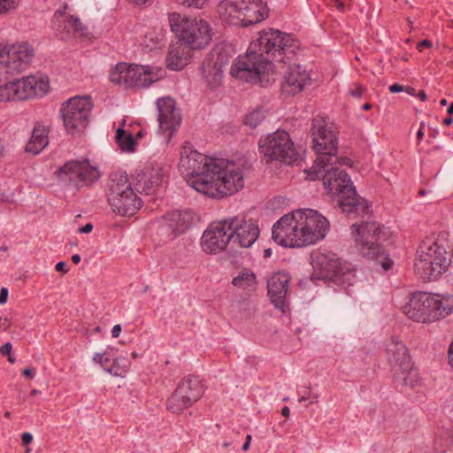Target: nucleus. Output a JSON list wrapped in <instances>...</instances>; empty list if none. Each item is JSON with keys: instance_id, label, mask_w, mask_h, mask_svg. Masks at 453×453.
<instances>
[{"instance_id": "obj_1", "label": "nucleus", "mask_w": 453, "mask_h": 453, "mask_svg": "<svg viewBox=\"0 0 453 453\" xmlns=\"http://www.w3.org/2000/svg\"><path fill=\"white\" fill-rule=\"evenodd\" d=\"M313 150L317 158L312 167L307 171L310 180L322 178L327 192L338 196V205L349 217H359L372 212L371 204L357 194L350 177L341 165H349L350 159L339 157L336 134L327 126L325 119L316 117L311 128Z\"/></svg>"}, {"instance_id": "obj_2", "label": "nucleus", "mask_w": 453, "mask_h": 453, "mask_svg": "<svg viewBox=\"0 0 453 453\" xmlns=\"http://www.w3.org/2000/svg\"><path fill=\"white\" fill-rule=\"evenodd\" d=\"M180 170L188 183L208 197L223 198L244 187L243 168L234 161L209 157L185 142L180 152Z\"/></svg>"}, {"instance_id": "obj_3", "label": "nucleus", "mask_w": 453, "mask_h": 453, "mask_svg": "<svg viewBox=\"0 0 453 453\" xmlns=\"http://www.w3.org/2000/svg\"><path fill=\"white\" fill-rule=\"evenodd\" d=\"M299 48V41L292 35L273 28L265 29L250 42L246 57L237 59L231 73L247 82L263 83L273 70V61L291 62Z\"/></svg>"}, {"instance_id": "obj_4", "label": "nucleus", "mask_w": 453, "mask_h": 453, "mask_svg": "<svg viewBox=\"0 0 453 453\" xmlns=\"http://www.w3.org/2000/svg\"><path fill=\"white\" fill-rule=\"evenodd\" d=\"M328 220L317 211L300 209L282 216L273 226V239L283 247H304L323 240Z\"/></svg>"}, {"instance_id": "obj_5", "label": "nucleus", "mask_w": 453, "mask_h": 453, "mask_svg": "<svg viewBox=\"0 0 453 453\" xmlns=\"http://www.w3.org/2000/svg\"><path fill=\"white\" fill-rule=\"evenodd\" d=\"M402 309L413 321L429 323L453 311V297H441L426 292L413 293Z\"/></svg>"}, {"instance_id": "obj_6", "label": "nucleus", "mask_w": 453, "mask_h": 453, "mask_svg": "<svg viewBox=\"0 0 453 453\" xmlns=\"http://www.w3.org/2000/svg\"><path fill=\"white\" fill-rule=\"evenodd\" d=\"M312 277L334 283L347 289L353 285L355 270L348 262L342 261L336 254L318 251L311 255Z\"/></svg>"}, {"instance_id": "obj_7", "label": "nucleus", "mask_w": 453, "mask_h": 453, "mask_svg": "<svg viewBox=\"0 0 453 453\" xmlns=\"http://www.w3.org/2000/svg\"><path fill=\"white\" fill-rule=\"evenodd\" d=\"M415 272L424 281L438 279L449 268L451 259L445 248L432 237L426 238L418 247Z\"/></svg>"}, {"instance_id": "obj_8", "label": "nucleus", "mask_w": 453, "mask_h": 453, "mask_svg": "<svg viewBox=\"0 0 453 453\" xmlns=\"http://www.w3.org/2000/svg\"><path fill=\"white\" fill-rule=\"evenodd\" d=\"M219 12L229 24L242 27L256 25L269 17L267 4L262 0H223Z\"/></svg>"}, {"instance_id": "obj_9", "label": "nucleus", "mask_w": 453, "mask_h": 453, "mask_svg": "<svg viewBox=\"0 0 453 453\" xmlns=\"http://www.w3.org/2000/svg\"><path fill=\"white\" fill-rule=\"evenodd\" d=\"M387 354L396 387L413 388L418 385V371L413 366L407 347L398 337H391L387 344Z\"/></svg>"}, {"instance_id": "obj_10", "label": "nucleus", "mask_w": 453, "mask_h": 453, "mask_svg": "<svg viewBox=\"0 0 453 453\" xmlns=\"http://www.w3.org/2000/svg\"><path fill=\"white\" fill-rule=\"evenodd\" d=\"M351 229L356 234L362 255L368 259L379 260L385 270L389 269L392 263L384 261L388 260V255L380 242L387 238L385 227L376 222H362L353 224Z\"/></svg>"}, {"instance_id": "obj_11", "label": "nucleus", "mask_w": 453, "mask_h": 453, "mask_svg": "<svg viewBox=\"0 0 453 453\" xmlns=\"http://www.w3.org/2000/svg\"><path fill=\"white\" fill-rule=\"evenodd\" d=\"M169 24L179 41L189 48L202 49L211 39L209 24L203 19H189L173 12L169 14Z\"/></svg>"}, {"instance_id": "obj_12", "label": "nucleus", "mask_w": 453, "mask_h": 453, "mask_svg": "<svg viewBox=\"0 0 453 453\" xmlns=\"http://www.w3.org/2000/svg\"><path fill=\"white\" fill-rule=\"evenodd\" d=\"M258 145L267 161L293 165L301 157L289 134L284 130H277L261 137Z\"/></svg>"}, {"instance_id": "obj_13", "label": "nucleus", "mask_w": 453, "mask_h": 453, "mask_svg": "<svg viewBox=\"0 0 453 453\" xmlns=\"http://www.w3.org/2000/svg\"><path fill=\"white\" fill-rule=\"evenodd\" d=\"M205 391L203 380L194 374L184 376L166 401V409L180 414L198 402Z\"/></svg>"}, {"instance_id": "obj_14", "label": "nucleus", "mask_w": 453, "mask_h": 453, "mask_svg": "<svg viewBox=\"0 0 453 453\" xmlns=\"http://www.w3.org/2000/svg\"><path fill=\"white\" fill-rule=\"evenodd\" d=\"M35 56L33 47L27 43L13 44L0 51V82L26 71Z\"/></svg>"}, {"instance_id": "obj_15", "label": "nucleus", "mask_w": 453, "mask_h": 453, "mask_svg": "<svg viewBox=\"0 0 453 453\" xmlns=\"http://www.w3.org/2000/svg\"><path fill=\"white\" fill-rule=\"evenodd\" d=\"M112 83L125 88H145L155 82L158 77L149 65L119 63L109 75Z\"/></svg>"}, {"instance_id": "obj_16", "label": "nucleus", "mask_w": 453, "mask_h": 453, "mask_svg": "<svg viewBox=\"0 0 453 453\" xmlns=\"http://www.w3.org/2000/svg\"><path fill=\"white\" fill-rule=\"evenodd\" d=\"M93 107L90 96H73L64 102L60 114L64 127L69 134L86 128Z\"/></svg>"}, {"instance_id": "obj_17", "label": "nucleus", "mask_w": 453, "mask_h": 453, "mask_svg": "<svg viewBox=\"0 0 453 453\" xmlns=\"http://www.w3.org/2000/svg\"><path fill=\"white\" fill-rule=\"evenodd\" d=\"M49 88V81L43 78L27 76L7 82L0 87V102L26 100L34 96H42Z\"/></svg>"}, {"instance_id": "obj_18", "label": "nucleus", "mask_w": 453, "mask_h": 453, "mask_svg": "<svg viewBox=\"0 0 453 453\" xmlns=\"http://www.w3.org/2000/svg\"><path fill=\"white\" fill-rule=\"evenodd\" d=\"M57 178L75 188L92 183L99 179V172L88 160H70L60 166L55 173Z\"/></svg>"}, {"instance_id": "obj_19", "label": "nucleus", "mask_w": 453, "mask_h": 453, "mask_svg": "<svg viewBox=\"0 0 453 453\" xmlns=\"http://www.w3.org/2000/svg\"><path fill=\"white\" fill-rule=\"evenodd\" d=\"M232 58V47L225 43H219L204 58L200 71L211 86H216L220 82L223 68L229 64Z\"/></svg>"}, {"instance_id": "obj_20", "label": "nucleus", "mask_w": 453, "mask_h": 453, "mask_svg": "<svg viewBox=\"0 0 453 453\" xmlns=\"http://www.w3.org/2000/svg\"><path fill=\"white\" fill-rule=\"evenodd\" d=\"M133 181L137 192L153 195L163 186L165 172L160 165L150 163L135 171Z\"/></svg>"}, {"instance_id": "obj_21", "label": "nucleus", "mask_w": 453, "mask_h": 453, "mask_svg": "<svg viewBox=\"0 0 453 453\" xmlns=\"http://www.w3.org/2000/svg\"><path fill=\"white\" fill-rule=\"evenodd\" d=\"M229 234L233 236L231 241L240 247L250 248L258 238L260 229L252 219L233 217L226 219Z\"/></svg>"}, {"instance_id": "obj_22", "label": "nucleus", "mask_w": 453, "mask_h": 453, "mask_svg": "<svg viewBox=\"0 0 453 453\" xmlns=\"http://www.w3.org/2000/svg\"><path fill=\"white\" fill-rule=\"evenodd\" d=\"M226 219L211 225L203 234L201 246L208 254H217L224 250L232 242Z\"/></svg>"}, {"instance_id": "obj_23", "label": "nucleus", "mask_w": 453, "mask_h": 453, "mask_svg": "<svg viewBox=\"0 0 453 453\" xmlns=\"http://www.w3.org/2000/svg\"><path fill=\"white\" fill-rule=\"evenodd\" d=\"M67 7L68 4L65 3L61 9L55 12L51 20L53 29L63 40L76 33L83 35L87 30L79 18L66 13Z\"/></svg>"}, {"instance_id": "obj_24", "label": "nucleus", "mask_w": 453, "mask_h": 453, "mask_svg": "<svg viewBox=\"0 0 453 453\" xmlns=\"http://www.w3.org/2000/svg\"><path fill=\"white\" fill-rule=\"evenodd\" d=\"M195 218L196 215L190 209L174 210L163 216L162 226L168 228L173 238H175L192 226Z\"/></svg>"}, {"instance_id": "obj_25", "label": "nucleus", "mask_w": 453, "mask_h": 453, "mask_svg": "<svg viewBox=\"0 0 453 453\" xmlns=\"http://www.w3.org/2000/svg\"><path fill=\"white\" fill-rule=\"evenodd\" d=\"M159 130L162 132L176 130L181 122L180 112L175 107V101L167 96L157 101Z\"/></svg>"}, {"instance_id": "obj_26", "label": "nucleus", "mask_w": 453, "mask_h": 453, "mask_svg": "<svg viewBox=\"0 0 453 453\" xmlns=\"http://www.w3.org/2000/svg\"><path fill=\"white\" fill-rule=\"evenodd\" d=\"M289 281L290 276L284 272L274 273L267 280L270 300L277 309L281 311H284Z\"/></svg>"}, {"instance_id": "obj_27", "label": "nucleus", "mask_w": 453, "mask_h": 453, "mask_svg": "<svg viewBox=\"0 0 453 453\" xmlns=\"http://www.w3.org/2000/svg\"><path fill=\"white\" fill-rule=\"evenodd\" d=\"M310 74L305 68L300 65H294L284 75L281 89L287 95L295 96L310 83Z\"/></svg>"}, {"instance_id": "obj_28", "label": "nucleus", "mask_w": 453, "mask_h": 453, "mask_svg": "<svg viewBox=\"0 0 453 453\" xmlns=\"http://www.w3.org/2000/svg\"><path fill=\"white\" fill-rule=\"evenodd\" d=\"M109 204L116 214L123 217H130L140 210L142 202L134 189H132L127 190V193L122 195L121 197L112 199Z\"/></svg>"}, {"instance_id": "obj_29", "label": "nucleus", "mask_w": 453, "mask_h": 453, "mask_svg": "<svg viewBox=\"0 0 453 453\" xmlns=\"http://www.w3.org/2000/svg\"><path fill=\"white\" fill-rule=\"evenodd\" d=\"M192 50V48L180 41L176 45H171L166 57L168 68L172 70L182 69L187 65L188 58H191Z\"/></svg>"}, {"instance_id": "obj_30", "label": "nucleus", "mask_w": 453, "mask_h": 453, "mask_svg": "<svg viewBox=\"0 0 453 453\" xmlns=\"http://www.w3.org/2000/svg\"><path fill=\"white\" fill-rule=\"evenodd\" d=\"M131 183L127 173L116 172L111 174L108 184V202L112 199L119 198L122 195L127 193V190H132Z\"/></svg>"}, {"instance_id": "obj_31", "label": "nucleus", "mask_w": 453, "mask_h": 453, "mask_svg": "<svg viewBox=\"0 0 453 453\" xmlns=\"http://www.w3.org/2000/svg\"><path fill=\"white\" fill-rule=\"evenodd\" d=\"M49 127L37 122L33 129L31 138L26 146L27 152L39 154L49 142Z\"/></svg>"}, {"instance_id": "obj_32", "label": "nucleus", "mask_w": 453, "mask_h": 453, "mask_svg": "<svg viewBox=\"0 0 453 453\" xmlns=\"http://www.w3.org/2000/svg\"><path fill=\"white\" fill-rule=\"evenodd\" d=\"M232 284L248 292H254L257 287V276L250 269L243 268L233 278Z\"/></svg>"}, {"instance_id": "obj_33", "label": "nucleus", "mask_w": 453, "mask_h": 453, "mask_svg": "<svg viewBox=\"0 0 453 453\" xmlns=\"http://www.w3.org/2000/svg\"><path fill=\"white\" fill-rule=\"evenodd\" d=\"M115 138L116 142L122 151L134 152L135 150V138L130 131L119 127Z\"/></svg>"}, {"instance_id": "obj_34", "label": "nucleus", "mask_w": 453, "mask_h": 453, "mask_svg": "<svg viewBox=\"0 0 453 453\" xmlns=\"http://www.w3.org/2000/svg\"><path fill=\"white\" fill-rule=\"evenodd\" d=\"M129 368V362L124 357H118L112 359L108 373L116 377H124Z\"/></svg>"}, {"instance_id": "obj_35", "label": "nucleus", "mask_w": 453, "mask_h": 453, "mask_svg": "<svg viewBox=\"0 0 453 453\" xmlns=\"http://www.w3.org/2000/svg\"><path fill=\"white\" fill-rule=\"evenodd\" d=\"M265 118L263 109H256L246 115L245 124L252 128L257 127Z\"/></svg>"}, {"instance_id": "obj_36", "label": "nucleus", "mask_w": 453, "mask_h": 453, "mask_svg": "<svg viewBox=\"0 0 453 453\" xmlns=\"http://www.w3.org/2000/svg\"><path fill=\"white\" fill-rule=\"evenodd\" d=\"M92 360L94 363L99 364L100 366L107 372L109 368H111L112 362L108 350H105L103 353H95Z\"/></svg>"}, {"instance_id": "obj_37", "label": "nucleus", "mask_w": 453, "mask_h": 453, "mask_svg": "<svg viewBox=\"0 0 453 453\" xmlns=\"http://www.w3.org/2000/svg\"><path fill=\"white\" fill-rule=\"evenodd\" d=\"M19 4V0H0V15L14 10Z\"/></svg>"}, {"instance_id": "obj_38", "label": "nucleus", "mask_w": 453, "mask_h": 453, "mask_svg": "<svg viewBox=\"0 0 453 453\" xmlns=\"http://www.w3.org/2000/svg\"><path fill=\"white\" fill-rule=\"evenodd\" d=\"M179 4L186 7L203 8L207 0H175Z\"/></svg>"}, {"instance_id": "obj_39", "label": "nucleus", "mask_w": 453, "mask_h": 453, "mask_svg": "<svg viewBox=\"0 0 453 453\" xmlns=\"http://www.w3.org/2000/svg\"><path fill=\"white\" fill-rule=\"evenodd\" d=\"M364 89L360 84H355V88L349 90V95L356 98H360L363 96Z\"/></svg>"}, {"instance_id": "obj_40", "label": "nucleus", "mask_w": 453, "mask_h": 453, "mask_svg": "<svg viewBox=\"0 0 453 453\" xmlns=\"http://www.w3.org/2000/svg\"><path fill=\"white\" fill-rule=\"evenodd\" d=\"M433 46V43L430 40L428 39H424L422 40L421 42H418L417 43V50L419 51V52H422L424 50L425 48L426 49H430L431 47Z\"/></svg>"}, {"instance_id": "obj_41", "label": "nucleus", "mask_w": 453, "mask_h": 453, "mask_svg": "<svg viewBox=\"0 0 453 453\" xmlns=\"http://www.w3.org/2000/svg\"><path fill=\"white\" fill-rule=\"evenodd\" d=\"M12 349V343L7 342L0 347V353L3 356H9V355H11Z\"/></svg>"}, {"instance_id": "obj_42", "label": "nucleus", "mask_w": 453, "mask_h": 453, "mask_svg": "<svg viewBox=\"0 0 453 453\" xmlns=\"http://www.w3.org/2000/svg\"><path fill=\"white\" fill-rule=\"evenodd\" d=\"M33 441V435L30 433H23L21 435V441L23 445H28Z\"/></svg>"}, {"instance_id": "obj_43", "label": "nucleus", "mask_w": 453, "mask_h": 453, "mask_svg": "<svg viewBox=\"0 0 453 453\" xmlns=\"http://www.w3.org/2000/svg\"><path fill=\"white\" fill-rule=\"evenodd\" d=\"M56 271L58 272H61L63 273H66L68 272V269H67V264L64 261H60L58 262L56 266Z\"/></svg>"}, {"instance_id": "obj_44", "label": "nucleus", "mask_w": 453, "mask_h": 453, "mask_svg": "<svg viewBox=\"0 0 453 453\" xmlns=\"http://www.w3.org/2000/svg\"><path fill=\"white\" fill-rule=\"evenodd\" d=\"M8 299V289L2 288L0 290V304H4Z\"/></svg>"}, {"instance_id": "obj_45", "label": "nucleus", "mask_w": 453, "mask_h": 453, "mask_svg": "<svg viewBox=\"0 0 453 453\" xmlns=\"http://www.w3.org/2000/svg\"><path fill=\"white\" fill-rule=\"evenodd\" d=\"M11 326V323L7 318L0 317V328L4 331H7Z\"/></svg>"}, {"instance_id": "obj_46", "label": "nucleus", "mask_w": 453, "mask_h": 453, "mask_svg": "<svg viewBox=\"0 0 453 453\" xmlns=\"http://www.w3.org/2000/svg\"><path fill=\"white\" fill-rule=\"evenodd\" d=\"M404 90V88L403 86L398 84V83H394L392 85L389 86V91L391 93H398V92H402Z\"/></svg>"}, {"instance_id": "obj_47", "label": "nucleus", "mask_w": 453, "mask_h": 453, "mask_svg": "<svg viewBox=\"0 0 453 453\" xmlns=\"http://www.w3.org/2000/svg\"><path fill=\"white\" fill-rule=\"evenodd\" d=\"M130 1L139 6L151 5L152 3L154 2V0H130Z\"/></svg>"}, {"instance_id": "obj_48", "label": "nucleus", "mask_w": 453, "mask_h": 453, "mask_svg": "<svg viewBox=\"0 0 453 453\" xmlns=\"http://www.w3.org/2000/svg\"><path fill=\"white\" fill-rule=\"evenodd\" d=\"M23 375L27 378L33 379L35 375V368H26L22 372Z\"/></svg>"}, {"instance_id": "obj_49", "label": "nucleus", "mask_w": 453, "mask_h": 453, "mask_svg": "<svg viewBox=\"0 0 453 453\" xmlns=\"http://www.w3.org/2000/svg\"><path fill=\"white\" fill-rule=\"evenodd\" d=\"M424 127H425V123L424 122H421L420 123V127L417 132V140L418 142H419L420 141H422V139L424 138Z\"/></svg>"}, {"instance_id": "obj_50", "label": "nucleus", "mask_w": 453, "mask_h": 453, "mask_svg": "<svg viewBox=\"0 0 453 453\" xmlns=\"http://www.w3.org/2000/svg\"><path fill=\"white\" fill-rule=\"evenodd\" d=\"M334 3V6L340 12L345 11V3L343 0H333Z\"/></svg>"}, {"instance_id": "obj_51", "label": "nucleus", "mask_w": 453, "mask_h": 453, "mask_svg": "<svg viewBox=\"0 0 453 453\" xmlns=\"http://www.w3.org/2000/svg\"><path fill=\"white\" fill-rule=\"evenodd\" d=\"M92 229H93V225L91 223H88L85 226H81L79 229V232L82 233V234H88L92 231Z\"/></svg>"}, {"instance_id": "obj_52", "label": "nucleus", "mask_w": 453, "mask_h": 453, "mask_svg": "<svg viewBox=\"0 0 453 453\" xmlns=\"http://www.w3.org/2000/svg\"><path fill=\"white\" fill-rule=\"evenodd\" d=\"M121 332V326L120 325H115L111 330V336L113 338H117L119 336Z\"/></svg>"}, {"instance_id": "obj_53", "label": "nucleus", "mask_w": 453, "mask_h": 453, "mask_svg": "<svg viewBox=\"0 0 453 453\" xmlns=\"http://www.w3.org/2000/svg\"><path fill=\"white\" fill-rule=\"evenodd\" d=\"M311 397L310 388H308L304 394L298 399L300 403L304 402Z\"/></svg>"}, {"instance_id": "obj_54", "label": "nucleus", "mask_w": 453, "mask_h": 453, "mask_svg": "<svg viewBox=\"0 0 453 453\" xmlns=\"http://www.w3.org/2000/svg\"><path fill=\"white\" fill-rule=\"evenodd\" d=\"M418 97L423 102H425L427 99L426 94L425 93L424 90L418 91Z\"/></svg>"}, {"instance_id": "obj_55", "label": "nucleus", "mask_w": 453, "mask_h": 453, "mask_svg": "<svg viewBox=\"0 0 453 453\" xmlns=\"http://www.w3.org/2000/svg\"><path fill=\"white\" fill-rule=\"evenodd\" d=\"M72 261L73 264L78 265L81 262V256L79 254H74L72 256Z\"/></svg>"}, {"instance_id": "obj_56", "label": "nucleus", "mask_w": 453, "mask_h": 453, "mask_svg": "<svg viewBox=\"0 0 453 453\" xmlns=\"http://www.w3.org/2000/svg\"><path fill=\"white\" fill-rule=\"evenodd\" d=\"M290 414V410L288 406H285L282 408L281 410V415L284 416V417H288Z\"/></svg>"}, {"instance_id": "obj_57", "label": "nucleus", "mask_w": 453, "mask_h": 453, "mask_svg": "<svg viewBox=\"0 0 453 453\" xmlns=\"http://www.w3.org/2000/svg\"><path fill=\"white\" fill-rule=\"evenodd\" d=\"M404 90L409 94V95H411V96H414L415 95V88H412V87H406V88H404Z\"/></svg>"}, {"instance_id": "obj_58", "label": "nucleus", "mask_w": 453, "mask_h": 453, "mask_svg": "<svg viewBox=\"0 0 453 453\" xmlns=\"http://www.w3.org/2000/svg\"><path fill=\"white\" fill-rule=\"evenodd\" d=\"M453 122V119L451 117H448V118H445L443 119V123L446 125V126H449L451 123Z\"/></svg>"}, {"instance_id": "obj_59", "label": "nucleus", "mask_w": 453, "mask_h": 453, "mask_svg": "<svg viewBox=\"0 0 453 453\" xmlns=\"http://www.w3.org/2000/svg\"><path fill=\"white\" fill-rule=\"evenodd\" d=\"M447 112L449 115H453V102L449 104V108L447 110Z\"/></svg>"}, {"instance_id": "obj_60", "label": "nucleus", "mask_w": 453, "mask_h": 453, "mask_svg": "<svg viewBox=\"0 0 453 453\" xmlns=\"http://www.w3.org/2000/svg\"><path fill=\"white\" fill-rule=\"evenodd\" d=\"M250 444L249 441H245L242 445V450L247 451L250 449Z\"/></svg>"}, {"instance_id": "obj_61", "label": "nucleus", "mask_w": 453, "mask_h": 453, "mask_svg": "<svg viewBox=\"0 0 453 453\" xmlns=\"http://www.w3.org/2000/svg\"><path fill=\"white\" fill-rule=\"evenodd\" d=\"M8 361H9L11 364H14V363H15V358H14L12 355H9V356H8Z\"/></svg>"}, {"instance_id": "obj_62", "label": "nucleus", "mask_w": 453, "mask_h": 453, "mask_svg": "<svg viewBox=\"0 0 453 453\" xmlns=\"http://www.w3.org/2000/svg\"><path fill=\"white\" fill-rule=\"evenodd\" d=\"M143 136V131L140 130L137 132L135 138H141Z\"/></svg>"}, {"instance_id": "obj_63", "label": "nucleus", "mask_w": 453, "mask_h": 453, "mask_svg": "<svg viewBox=\"0 0 453 453\" xmlns=\"http://www.w3.org/2000/svg\"><path fill=\"white\" fill-rule=\"evenodd\" d=\"M447 103H448L447 99H445V98H442L440 101V104L442 105V106H445L447 104Z\"/></svg>"}, {"instance_id": "obj_64", "label": "nucleus", "mask_w": 453, "mask_h": 453, "mask_svg": "<svg viewBox=\"0 0 453 453\" xmlns=\"http://www.w3.org/2000/svg\"><path fill=\"white\" fill-rule=\"evenodd\" d=\"M270 256H271V250H270V249L265 250V257H270Z\"/></svg>"}]
</instances>
